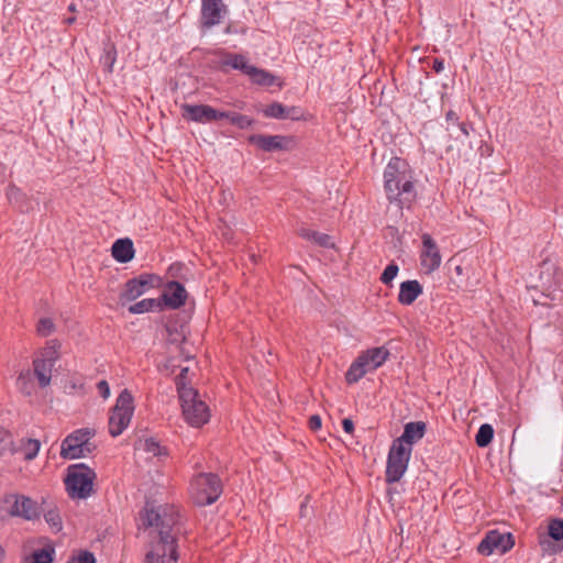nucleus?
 <instances>
[{
  "mask_svg": "<svg viewBox=\"0 0 563 563\" xmlns=\"http://www.w3.org/2000/svg\"><path fill=\"white\" fill-rule=\"evenodd\" d=\"M177 560L175 534H158V539L152 543V549L145 555V563H176Z\"/></svg>",
  "mask_w": 563,
  "mask_h": 563,
  "instance_id": "1a4fd4ad",
  "label": "nucleus"
},
{
  "mask_svg": "<svg viewBox=\"0 0 563 563\" xmlns=\"http://www.w3.org/2000/svg\"><path fill=\"white\" fill-rule=\"evenodd\" d=\"M68 10H69L70 12H76V10H77V9H76V4H75V3H70V4L68 5Z\"/></svg>",
  "mask_w": 563,
  "mask_h": 563,
  "instance_id": "864d4df0",
  "label": "nucleus"
},
{
  "mask_svg": "<svg viewBox=\"0 0 563 563\" xmlns=\"http://www.w3.org/2000/svg\"><path fill=\"white\" fill-rule=\"evenodd\" d=\"M540 287L542 288V292L545 297L551 298L552 300H555L559 298L556 291L558 288V282L555 279V267L552 263L544 262L541 272H540Z\"/></svg>",
  "mask_w": 563,
  "mask_h": 563,
  "instance_id": "6ab92c4d",
  "label": "nucleus"
},
{
  "mask_svg": "<svg viewBox=\"0 0 563 563\" xmlns=\"http://www.w3.org/2000/svg\"><path fill=\"white\" fill-rule=\"evenodd\" d=\"M549 536L555 541L563 539V520L553 519L549 525Z\"/></svg>",
  "mask_w": 563,
  "mask_h": 563,
  "instance_id": "f704fd0d",
  "label": "nucleus"
},
{
  "mask_svg": "<svg viewBox=\"0 0 563 563\" xmlns=\"http://www.w3.org/2000/svg\"><path fill=\"white\" fill-rule=\"evenodd\" d=\"M512 547L510 536L501 534L497 531H490L479 543L478 552L483 555H490L494 551L505 553Z\"/></svg>",
  "mask_w": 563,
  "mask_h": 563,
  "instance_id": "a211bd4d",
  "label": "nucleus"
},
{
  "mask_svg": "<svg viewBox=\"0 0 563 563\" xmlns=\"http://www.w3.org/2000/svg\"><path fill=\"white\" fill-rule=\"evenodd\" d=\"M219 65L222 70L239 69L246 74V58L239 54H222L219 58Z\"/></svg>",
  "mask_w": 563,
  "mask_h": 563,
  "instance_id": "b1692460",
  "label": "nucleus"
},
{
  "mask_svg": "<svg viewBox=\"0 0 563 563\" xmlns=\"http://www.w3.org/2000/svg\"><path fill=\"white\" fill-rule=\"evenodd\" d=\"M342 426H343V430L346 432V433H352L353 430H354V423L351 419H344L342 421Z\"/></svg>",
  "mask_w": 563,
  "mask_h": 563,
  "instance_id": "a18cd8bd",
  "label": "nucleus"
},
{
  "mask_svg": "<svg viewBox=\"0 0 563 563\" xmlns=\"http://www.w3.org/2000/svg\"><path fill=\"white\" fill-rule=\"evenodd\" d=\"M188 367L181 368L180 373L175 378V384L177 387V391L179 397L181 396V393L186 389H194L192 387L187 386V374H188Z\"/></svg>",
  "mask_w": 563,
  "mask_h": 563,
  "instance_id": "e433bc0d",
  "label": "nucleus"
},
{
  "mask_svg": "<svg viewBox=\"0 0 563 563\" xmlns=\"http://www.w3.org/2000/svg\"><path fill=\"white\" fill-rule=\"evenodd\" d=\"M188 294L184 285L176 280L166 284L165 290L161 296L163 306L169 309H179L186 303Z\"/></svg>",
  "mask_w": 563,
  "mask_h": 563,
  "instance_id": "dca6fc26",
  "label": "nucleus"
},
{
  "mask_svg": "<svg viewBox=\"0 0 563 563\" xmlns=\"http://www.w3.org/2000/svg\"><path fill=\"white\" fill-rule=\"evenodd\" d=\"M67 563H96V558L89 551H81L78 555L70 556Z\"/></svg>",
  "mask_w": 563,
  "mask_h": 563,
  "instance_id": "58836bf2",
  "label": "nucleus"
},
{
  "mask_svg": "<svg viewBox=\"0 0 563 563\" xmlns=\"http://www.w3.org/2000/svg\"><path fill=\"white\" fill-rule=\"evenodd\" d=\"M298 234L306 240L312 241L313 243L323 247H333L334 243L332 238L325 233H320L309 228H300Z\"/></svg>",
  "mask_w": 563,
  "mask_h": 563,
  "instance_id": "a878e982",
  "label": "nucleus"
},
{
  "mask_svg": "<svg viewBox=\"0 0 563 563\" xmlns=\"http://www.w3.org/2000/svg\"><path fill=\"white\" fill-rule=\"evenodd\" d=\"M225 13L227 7L222 0H202L199 20L200 30L205 32L220 24Z\"/></svg>",
  "mask_w": 563,
  "mask_h": 563,
  "instance_id": "f8f14e48",
  "label": "nucleus"
},
{
  "mask_svg": "<svg viewBox=\"0 0 563 563\" xmlns=\"http://www.w3.org/2000/svg\"><path fill=\"white\" fill-rule=\"evenodd\" d=\"M389 356V351L384 346L373 347L363 352L350 366L345 374L346 382L354 384L367 373L382 366Z\"/></svg>",
  "mask_w": 563,
  "mask_h": 563,
  "instance_id": "20e7f679",
  "label": "nucleus"
},
{
  "mask_svg": "<svg viewBox=\"0 0 563 563\" xmlns=\"http://www.w3.org/2000/svg\"><path fill=\"white\" fill-rule=\"evenodd\" d=\"M75 21H76V18H75V16H70V18H67V19L65 20V22H66L67 24H73Z\"/></svg>",
  "mask_w": 563,
  "mask_h": 563,
  "instance_id": "603ef678",
  "label": "nucleus"
},
{
  "mask_svg": "<svg viewBox=\"0 0 563 563\" xmlns=\"http://www.w3.org/2000/svg\"><path fill=\"white\" fill-rule=\"evenodd\" d=\"M422 294V286L418 280H406L400 284L398 301L401 305H411Z\"/></svg>",
  "mask_w": 563,
  "mask_h": 563,
  "instance_id": "5701e85b",
  "label": "nucleus"
},
{
  "mask_svg": "<svg viewBox=\"0 0 563 563\" xmlns=\"http://www.w3.org/2000/svg\"><path fill=\"white\" fill-rule=\"evenodd\" d=\"M55 329L54 322L49 318H42L37 323V333L42 336H48Z\"/></svg>",
  "mask_w": 563,
  "mask_h": 563,
  "instance_id": "c9c22d12",
  "label": "nucleus"
},
{
  "mask_svg": "<svg viewBox=\"0 0 563 563\" xmlns=\"http://www.w3.org/2000/svg\"><path fill=\"white\" fill-rule=\"evenodd\" d=\"M181 268V265L178 264V265H172L168 269V273L170 276L175 277L176 276V273Z\"/></svg>",
  "mask_w": 563,
  "mask_h": 563,
  "instance_id": "09e8293b",
  "label": "nucleus"
},
{
  "mask_svg": "<svg viewBox=\"0 0 563 563\" xmlns=\"http://www.w3.org/2000/svg\"><path fill=\"white\" fill-rule=\"evenodd\" d=\"M134 412L133 396L129 389H123L109 415V433L115 438L129 426Z\"/></svg>",
  "mask_w": 563,
  "mask_h": 563,
  "instance_id": "0eeeda50",
  "label": "nucleus"
},
{
  "mask_svg": "<svg viewBox=\"0 0 563 563\" xmlns=\"http://www.w3.org/2000/svg\"><path fill=\"white\" fill-rule=\"evenodd\" d=\"M563 325V318H561L559 321H558V327H562Z\"/></svg>",
  "mask_w": 563,
  "mask_h": 563,
  "instance_id": "5fc2aeb1",
  "label": "nucleus"
},
{
  "mask_svg": "<svg viewBox=\"0 0 563 563\" xmlns=\"http://www.w3.org/2000/svg\"><path fill=\"white\" fill-rule=\"evenodd\" d=\"M96 472L85 463L69 465L65 478L66 490L73 499H86L93 490Z\"/></svg>",
  "mask_w": 563,
  "mask_h": 563,
  "instance_id": "f03ea898",
  "label": "nucleus"
},
{
  "mask_svg": "<svg viewBox=\"0 0 563 563\" xmlns=\"http://www.w3.org/2000/svg\"><path fill=\"white\" fill-rule=\"evenodd\" d=\"M97 390H98L99 395L103 399L109 398V396H110V386H109L107 380L102 379V380L98 382L97 383Z\"/></svg>",
  "mask_w": 563,
  "mask_h": 563,
  "instance_id": "a19ab883",
  "label": "nucleus"
},
{
  "mask_svg": "<svg viewBox=\"0 0 563 563\" xmlns=\"http://www.w3.org/2000/svg\"><path fill=\"white\" fill-rule=\"evenodd\" d=\"M45 521L49 525V527L55 531L58 532L63 528L62 518L56 510H48L44 515Z\"/></svg>",
  "mask_w": 563,
  "mask_h": 563,
  "instance_id": "72a5a7b5",
  "label": "nucleus"
},
{
  "mask_svg": "<svg viewBox=\"0 0 563 563\" xmlns=\"http://www.w3.org/2000/svg\"><path fill=\"white\" fill-rule=\"evenodd\" d=\"M185 420L192 427H201L209 420L207 405L198 398L196 389H186L179 397Z\"/></svg>",
  "mask_w": 563,
  "mask_h": 563,
  "instance_id": "6e6552de",
  "label": "nucleus"
},
{
  "mask_svg": "<svg viewBox=\"0 0 563 563\" xmlns=\"http://www.w3.org/2000/svg\"><path fill=\"white\" fill-rule=\"evenodd\" d=\"M54 554V547L52 544H47L32 553L30 563H52Z\"/></svg>",
  "mask_w": 563,
  "mask_h": 563,
  "instance_id": "c85d7f7f",
  "label": "nucleus"
},
{
  "mask_svg": "<svg viewBox=\"0 0 563 563\" xmlns=\"http://www.w3.org/2000/svg\"><path fill=\"white\" fill-rule=\"evenodd\" d=\"M446 121L453 122V123H457L459 117H457V114L454 111L450 110L446 113Z\"/></svg>",
  "mask_w": 563,
  "mask_h": 563,
  "instance_id": "de8ad7c7",
  "label": "nucleus"
},
{
  "mask_svg": "<svg viewBox=\"0 0 563 563\" xmlns=\"http://www.w3.org/2000/svg\"><path fill=\"white\" fill-rule=\"evenodd\" d=\"M421 266L424 273L430 274L441 265V254L435 241L430 234H422Z\"/></svg>",
  "mask_w": 563,
  "mask_h": 563,
  "instance_id": "2eb2a0df",
  "label": "nucleus"
},
{
  "mask_svg": "<svg viewBox=\"0 0 563 563\" xmlns=\"http://www.w3.org/2000/svg\"><path fill=\"white\" fill-rule=\"evenodd\" d=\"M58 356L59 355L56 346H46L43 350L42 356L40 358L55 365L56 361L58 360Z\"/></svg>",
  "mask_w": 563,
  "mask_h": 563,
  "instance_id": "ea45409f",
  "label": "nucleus"
},
{
  "mask_svg": "<svg viewBox=\"0 0 563 563\" xmlns=\"http://www.w3.org/2000/svg\"><path fill=\"white\" fill-rule=\"evenodd\" d=\"M427 424L423 421L408 422L404 427L402 434L395 440V443H401L404 448L409 446L421 440L426 433Z\"/></svg>",
  "mask_w": 563,
  "mask_h": 563,
  "instance_id": "aec40b11",
  "label": "nucleus"
},
{
  "mask_svg": "<svg viewBox=\"0 0 563 563\" xmlns=\"http://www.w3.org/2000/svg\"><path fill=\"white\" fill-rule=\"evenodd\" d=\"M286 108L285 106H283L282 103H278V102H274L269 106H267L263 112H264V115L267 117V118H274V119H279V120H283V119H286Z\"/></svg>",
  "mask_w": 563,
  "mask_h": 563,
  "instance_id": "2f4dec72",
  "label": "nucleus"
},
{
  "mask_svg": "<svg viewBox=\"0 0 563 563\" xmlns=\"http://www.w3.org/2000/svg\"><path fill=\"white\" fill-rule=\"evenodd\" d=\"M136 449L151 453L153 456L166 455V449L155 438L140 439Z\"/></svg>",
  "mask_w": 563,
  "mask_h": 563,
  "instance_id": "cd10ccee",
  "label": "nucleus"
},
{
  "mask_svg": "<svg viewBox=\"0 0 563 563\" xmlns=\"http://www.w3.org/2000/svg\"><path fill=\"white\" fill-rule=\"evenodd\" d=\"M162 309H163V305L161 302V299L145 298V299H142L141 301H137V302L131 305L128 308V311L132 314H141L144 312L162 310Z\"/></svg>",
  "mask_w": 563,
  "mask_h": 563,
  "instance_id": "bb28decb",
  "label": "nucleus"
},
{
  "mask_svg": "<svg viewBox=\"0 0 563 563\" xmlns=\"http://www.w3.org/2000/svg\"><path fill=\"white\" fill-rule=\"evenodd\" d=\"M410 456L411 448H404L401 443L393 442L388 453L386 467V481L388 483H396L404 476L407 471Z\"/></svg>",
  "mask_w": 563,
  "mask_h": 563,
  "instance_id": "9d476101",
  "label": "nucleus"
},
{
  "mask_svg": "<svg viewBox=\"0 0 563 563\" xmlns=\"http://www.w3.org/2000/svg\"><path fill=\"white\" fill-rule=\"evenodd\" d=\"M12 498L14 500L9 509L11 516L21 517L25 520H34L40 517L37 504L30 497L14 495Z\"/></svg>",
  "mask_w": 563,
  "mask_h": 563,
  "instance_id": "f3484780",
  "label": "nucleus"
},
{
  "mask_svg": "<svg viewBox=\"0 0 563 563\" xmlns=\"http://www.w3.org/2000/svg\"><path fill=\"white\" fill-rule=\"evenodd\" d=\"M96 435L95 429L80 428L69 433L60 444V456L64 460L87 457L96 445L91 439Z\"/></svg>",
  "mask_w": 563,
  "mask_h": 563,
  "instance_id": "7ed1b4c3",
  "label": "nucleus"
},
{
  "mask_svg": "<svg viewBox=\"0 0 563 563\" xmlns=\"http://www.w3.org/2000/svg\"><path fill=\"white\" fill-rule=\"evenodd\" d=\"M398 265H396L395 263H391L389 264L383 272L382 276H380V280L382 283L388 285L393 282V279L397 276L398 274Z\"/></svg>",
  "mask_w": 563,
  "mask_h": 563,
  "instance_id": "4c0bfd02",
  "label": "nucleus"
},
{
  "mask_svg": "<svg viewBox=\"0 0 563 563\" xmlns=\"http://www.w3.org/2000/svg\"><path fill=\"white\" fill-rule=\"evenodd\" d=\"M455 269H456L457 274H461V272H462L461 266H456V268H455Z\"/></svg>",
  "mask_w": 563,
  "mask_h": 563,
  "instance_id": "6e6d98bb",
  "label": "nucleus"
},
{
  "mask_svg": "<svg viewBox=\"0 0 563 563\" xmlns=\"http://www.w3.org/2000/svg\"><path fill=\"white\" fill-rule=\"evenodd\" d=\"M190 492L198 506L211 505L222 494V483L217 474L200 473L191 481Z\"/></svg>",
  "mask_w": 563,
  "mask_h": 563,
  "instance_id": "39448f33",
  "label": "nucleus"
},
{
  "mask_svg": "<svg viewBox=\"0 0 563 563\" xmlns=\"http://www.w3.org/2000/svg\"><path fill=\"white\" fill-rule=\"evenodd\" d=\"M249 143H252L266 152H274L278 150L290 151L295 146V140L290 136L284 135H252L249 136Z\"/></svg>",
  "mask_w": 563,
  "mask_h": 563,
  "instance_id": "4468645a",
  "label": "nucleus"
},
{
  "mask_svg": "<svg viewBox=\"0 0 563 563\" xmlns=\"http://www.w3.org/2000/svg\"><path fill=\"white\" fill-rule=\"evenodd\" d=\"M457 126H459V129L461 130V132H462L465 136H467V135H468V131H467L466 125H465L464 123H457Z\"/></svg>",
  "mask_w": 563,
  "mask_h": 563,
  "instance_id": "3c124183",
  "label": "nucleus"
},
{
  "mask_svg": "<svg viewBox=\"0 0 563 563\" xmlns=\"http://www.w3.org/2000/svg\"><path fill=\"white\" fill-rule=\"evenodd\" d=\"M494 437V429L490 424L484 423L479 427L477 434L475 437L476 444L479 448L487 446Z\"/></svg>",
  "mask_w": 563,
  "mask_h": 563,
  "instance_id": "c756f323",
  "label": "nucleus"
},
{
  "mask_svg": "<svg viewBox=\"0 0 563 563\" xmlns=\"http://www.w3.org/2000/svg\"><path fill=\"white\" fill-rule=\"evenodd\" d=\"M384 187L390 202H396L399 209L409 205L416 198L412 177L407 164L399 157H393L384 170Z\"/></svg>",
  "mask_w": 563,
  "mask_h": 563,
  "instance_id": "f257e3e1",
  "label": "nucleus"
},
{
  "mask_svg": "<svg viewBox=\"0 0 563 563\" xmlns=\"http://www.w3.org/2000/svg\"><path fill=\"white\" fill-rule=\"evenodd\" d=\"M286 119H291V120H299L300 117H301V111L299 108H296V107H287L286 108Z\"/></svg>",
  "mask_w": 563,
  "mask_h": 563,
  "instance_id": "79ce46f5",
  "label": "nucleus"
},
{
  "mask_svg": "<svg viewBox=\"0 0 563 563\" xmlns=\"http://www.w3.org/2000/svg\"><path fill=\"white\" fill-rule=\"evenodd\" d=\"M140 519L144 528L155 527L158 534H174L173 529L179 522V514L174 507H148V504L140 512Z\"/></svg>",
  "mask_w": 563,
  "mask_h": 563,
  "instance_id": "423d86ee",
  "label": "nucleus"
},
{
  "mask_svg": "<svg viewBox=\"0 0 563 563\" xmlns=\"http://www.w3.org/2000/svg\"><path fill=\"white\" fill-rule=\"evenodd\" d=\"M432 69L435 71V73H441L443 71L444 69V63L442 59H438L435 58L432 63Z\"/></svg>",
  "mask_w": 563,
  "mask_h": 563,
  "instance_id": "49530a36",
  "label": "nucleus"
},
{
  "mask_svg": "<svg viewBox=\"0 0 563 563\" xmlns=\"http://www.w3.org/2000/svg\"><path fill=\"white\" fill-rule=\"evenodd\" d=\"M41 448V443L35 439H27L22 445V452L24 454V459L31 461L35 459Z\"/></svg>",
  "mask_w": 563,
  "mask_h": 563,
  "instance_id": "7c9ffc66",
  "label": "nucleus"
},
{
  "mask_svg": "<svg viewBox=\"0 0 563 563\" xmlns=\"http://www.w3.org/2000/svg\"><path fill=\"white\" fill-rule=\"evenodd\" d=\"M309 427L311 430H318L321 428V418L318 415H313L309 419Z\"/></svg>",
  "mask_w": 563,
  "mask_h": 563,
  "instance_id": "c03bdc74",
  "label": "nucleus"
},
{
  "mask_svg": "<svg viewBox=\"0 0 563 563\" xmlns=\"http://www.w3.org/2000/svg\"><path fill=\"white\" fill-rule=\"evenodd\" d=\"M113 258L122 264L129 263L134 257V246L132 240L129 238L119 239L112 244Z\"/></svg>",
  "mask_w": 563,
  "mask_h": 563,
  "instance_id": "4be33fe9",
  "label": "nucleus"
},
{
  "mask_svg": "<svg viewBox=\"0 0 563 563\" xmlns=\"http://www.w3.org/2000/svg\"><path fill=\"white\" fill-rule=\"evenodd\" d=\"M221 120H228L231 124L240 129L246 128V117L235 111H220Z\"/></svg>",
  "mask_w": 563,
  "mask_h": 563,
  "instance_id": "473e14b6",
  "label": "nucleus"
},
{
  "mask_svg": "<svg viewBox=\"0 0 563 563\" xmlns=\"http://www.w3.org/2000/svg\"><path fill=\"white\" fill-rule=\"evenodd\" d=\"M181 110L184 119L198 123L220 121L222 115L219 110L208 104L184 103Z\"/></svg>",
  "mask_w": 563,
  "mask_h": 563,
  "instance_id": "ddd939ff",
  "label": "nucleus"
},
{
  "mask_svg": "<svg viewBox=\"0 0 563 563\" xmlns=\"http://www.w3.org/2000/svg\"><path fill=\"white\" fill-rule=\"evenodd\" d=\"M12 191L14 192L15 197H20L22 199H26V196L22 194L16 187L12 186Z\"/></svg>",
  "mask_w": 563,
  "mask_h": 563,
  "instance_id": "8fccbe9b",
  "label": "nucleus"
},
{
  "mask_svg": "<svg viewBox=\"0 0 563 563\" xmlns=\"http://www.w3.org/2000/svg\"><path fill=\"white\" fill-rule=\"evenodd\" d=\"M18 384L21 385L20 388L25 395H31L32 391L27 388V382L26 376L23 374H20L18 377Z\"/></svg>",
  "mask_w": 563,
  "mask_h": 563,
  "instance_id": "37998d69",
  "label": "nucleus"
},
{
  "mask_svg": "<svg viewBox=\"0 0 563 563\" xmlns=\"http://www.w3.org/2000/svg\"><path fill=\"white\" fill-rule=\"evenodd\" d=\"M249 81L264 88H268L274 85L280 88L283 85L282 80L272 73L253 66H249Z\"/></svg>",
  "mask_w": 563,
  "mask_h": 563,
  "instance_id": "412c9836",
  "label": "nucleus"
},
{
  "mask_svg": "<svg viewBox=\"0 0 563 563\" xmlns=\"http://www.w3.org/2000/svg\"><path fill=\"white\" fill-rule=\"evenodd\" d=\"M55 365L45 362L41 358L33 361L34 375L38 380V385L43 388L49 385L52 378V371Z\"/></svg>",
  "mask_w": 563,
  "mask_h": 563,
  "instance_id": "393cba45",
  "label": "nucleus"
},
{
  "mask_svg": "<svg viewBox=\"0 0 563 563\" xmlns=\"http://www.w3.org/2000/svg\"><path fill=\"white\" fill-rule=\"evenodd\" d=\"M161 277L155 274H141L137 277L129 279L120 295L122 303L133 301L142 296L150 288L159 286Z\"/></svg>",
  "mask_w": 563,
  "mask_h": 563,
  "instance_id": "9b49d317",
  "label": "nucleus"
}]
</instances>
